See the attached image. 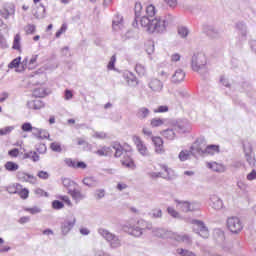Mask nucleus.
Returning <instances> with one entry per match:
<instances>
[{"instance_id": "4d7b16f0", "label": "nucleus", "mask_w": 256, "mask_h": 256, "mask_svg": "<svg viewBox=\"0 0 256 256\" xmlns=\"http://www.w3.org/2000/svg\"><path fill=\"white\" fill-rule=\"evenodd\" d=\"M21 129L25 133H31V132H33L34 127H33V125H31V123L25 122L24 124H22Z\"/></svg>"}, {"instance_id": "2eb2a0df", "label": "nucleus", "mask_w": 256, "mask_h": 256, "mask_svg": "<svg viewBox=\"0 0 256 256\" xmlns=\"http://www.w3.org/2000/svg\"><path fill=\"white\" fill-rule=\"evenodd\" d=\"M16 177L18 181H21L22 183H31L32 185H35V183H37V177L31 174H27L24 171H18Z\"/></svg>"}, {"instance_id": "f03ea898", "label": "nucleus", "mask_w": 256, "mask_h": 256, "mask_svg": "<svg viewBox=\"0 0 256 256\" xmlns=\"http://www.w3.org/2000/svg\"><path fill=\"white\" fill-rule=\"evenodd\" d=\"M191 152L193 157H197L199 155H215L219 153V145H208L205 147L203 144V140H196L191 146Z\"/></svg>"}, {"instance_id": "5fc2aeb1", "label": "nucleus", "mask_w": 256, "mask_h": 256, "mask_svg": "<svg viewBox=\"0 0 256 256\" xmlns=\"http://www.w3.org/2000/svg\"><path fill=\"white\" fill-rule=\"evenodd\" d=\"M135 71L140 76H143L145 73H147V69L142 64H136Z\"/></svg>"}, {"instance_id": "6e6552de", "label": "nucleus", "mask_w": 256, "mask_h": 256, "mask_svg": "<svg viewBox=\"0 0 256 256\" xmlns=\"http://www.w3.org/2000/svg\"><path fill=\"white\" fill-rule=\"evenodd\" d=\"M175 203L178 209H181L183 213L199 211V209H201V204H199V202L175 200Z\"/></svg>"}, {"instance_id": "9d476101", "label": "nucleus", "mask_w": 256, "mask_h": 256, "mask_svg": "<svg viewBox=\"0 0 256 256\" xmlns=\"http://www.w3.org/2000/svg\"><path fill=\"white\" fill-rule=\"evenodd\" d=\"M161 169L165 171V176H162L161 172H149V177L151 179H159V177H163V179H166V181H172V179H175V172L173 171V169L168 168L167 165H161Z\"/></svg>"}, {"instance_id": "a878e982", "label": "nucleus", "mask_w": 256, "mask_h": 256, "mask_svg": "<svg viewBox=\"0 0 256 256\" xmlns=\"http://www.w3.org/2000/svg\"><path fill=\"white\" fill-rule=\"evenodd\" d=\"M141 11H143V5H141V2H136L134 7V13H135V20L133 22V27H138L139 21H141Z\"/></svg>"}, {"instance_id": "c03bdc74", "label": "nucleus", "mask_w": 256, "mask_h": 256, "mask_svg": "<svg viewBox=\"0 0 256 256\" xmlns=\"http://www.w3.org/2000/svg\"><path fill=\"white\" fill-rule=\"evenodd\" d=\"M156 9L153 4H150L146 7V15L144 17H148V19H153L155 17Z\"/></svg>"}, {"instance_id": "f3484780", "label": "nucleus", "mask_w": 256, "mask_h": 256, "mask_svg": "<svg viewBox=\"0 0 256 256\" xmlns=\"http://www.w3.org/2000/svg\"><path fill=\"white\" fill-rule=\"evenodd\" d=\"M11 15H15V4L7 3L4 5V9L0 10V16L4 19H9Z\"/></svg>"}, {"instance_id": "de8ad7c7", "label": "nucleus", "mask_w": 256, "mask_h": 256, "mask_svg": "<svg viewBox=\"0 0 256 256\" xmlns=\"http://www.w3.org/2000/svg\"><path fill=\"white\" fill-rule=\"evenodd\" d=\"M96 154L100 157H107V155H111V147H103L96 151Z\"/></svg>"}, {"instance_id": "864d4df0", "label": "nucleus", "mask_w": 256, "mask_h": 256, "mask_svg": "<svg viewBox=\"0 0 256 256\" xmlns=\"http://www.w3.org/2000/svg\"><path fill=\"white\" fill-rule=\"evenodd\" d=\"M39 58V55H33L28 63V69H35L37 67V59Z\"/></svg>"}, {"instance_id": "aec40b11", "label": "nucleus", "mask_w": 256, "mask_h": 256, "mask_svg": "<svg viewBox=\"0 0 256 256\" xmlns=\"http://www.w3.org/2000/svg\"><path fill=\"white\" fill-rule=\"evenodd\" d=\"M206 167L215 173H225L227 171V167H225V165L217 162H207Z\"/></svg>"}, {"instance_id": "3c124183", "label": "nucleus", "mask_w": 256, "mask_h": 256, "mask_svg": "<svg viewBox=\"0 0 256 256\" xmlns=\"http://www.w3.org/2000/svg\"><path fill=\"white\" fill-rule=\"evenodd\" d=\"M117 62V56L116 55H113L111 58H110V61L107 65V69L109 71H115V63Z\"/></svg>"}, {"instance_id": "6ab92c4d", "label": "nucleus", "mask_w": 256, "mask_h": 256, "mask_svg": "<svg viewBox=\"0 0 256 256\" xmlns=\"http://www.w3.org/2000/svg\"><path fill=\"white\" fill-rule=\"evenodd\" d=\"M110 153L114 152V157L119 158L123 155V157H125V153H129V151H125V149H123V146H121V144L114 142L111 146H110Z\"/></svg>"}, {"instance_id": "72a5a7b5", "label": "nucleus", "mask_w": 256, "mask_h": 256, "mask_svg": "<svg viewBox=\"0 0 256 256\" xmlns=\"http://www.w3.org/2000/svg\"><path fill=\"white\" fill-rule=\"evenodd\" d=\"M236 29L240 32L242 41H245L247 39V24L238 22L236 23Z\"/></svg>"}, {"instance_id": "a18cd8bd", "label": "nucleus", "mask_w": 256, "mask_h": 256, "mask_svg": "<svg viewBox=\"0 0 256 256\" xmlns=\"http://www.w3.org/2000/svg\"><path fill=\"white\" fill-rule=\"evenodd\" d=\"M155 237H165L166 231L163 228H153L150 230Z\"/></svg>"}, {"instance_id": "79ce46f5", "label": "nucleus", "mask_w": 256, "mask_h": 256, "mask_svg": "<svg viewBox=\"0 0 256 256\" xmlns=\"http://www.w3.org/2000/svg\"><path fill=\"white\" fill-rule=\"evenodd\" d=\"M12 49L15 51H21V34H16L14 36Z\"/></svg>"}, {"instance_id": "412c9836", "label": "nucleus", "mask_w": 256, "mask_h": 256, "mask_svg": "<svg viewBox=\"0 0 256 256\" xmlns=\"http://www.w3.org/2000/svg\"><path fill=\"white\" fill-rule=\"evenodd\" d=\"M122 77L126 81L127 85H129V87H136L137 77L135 76V74L129 71H124Z\"/></svg>"}, {"instance_id": "c756f323", "label": "nucleus", "mask_w": 256, "mask_h": 256, "mask_svg": "<svg viewBox=\"0 0 256 256\" xmlns=\"http://www.w3.org/2000/svg\"><path fill=\"white\" fill-rule=\"evenodd\" d=\"M69 195H71L72 199L75 201V203H79L81 201H83V199H85V194L81 193V191H79L76 188H74L73 190H70V192H68Z\"/></svg>"}, {"instance_id": "a19ab883", "label": "nucleus", "mask_w": 256, "mask_h": 256, "mask_svg": "<svg viewBox=\"0 0 256 256\" xmlns=\"http://www.w3.org/2000/svg\"><path fill=\"white\" fill-rule=\"evenodd\" d=\"M23 158L31 159V161H33L34 163H37V161H39V159H40L39 154H37V152H35V151H30V152L24 153Z\"/></svg>"}, {"instance_id": "5701e85b", "label": "nucleus", "mask_w": 256, "mask_h": 256, "mask_svg": "<svg viewBox=\"0 0 256 256\" xmlns=\"http://www.w3.org/2000/svg\"><path fill=\"white\" fill-rule=\"evenodd\" d=\"M125 27L124 22H123V16L116 14L113 17L112 20V29L114 31H121Z\"/></svg>"}, {"instance_id": "7c9ffc66", "label": "nucleus", "mask_w": 256, "mask_h": 256, "mask_svg": "<svg viewBox=\"0 0 256 256\" xmlns=\"http://www.w3.org/2000/svg\"><path fill=\"white\" fill-rule=\"evenodd\" d=\"M151 115V110L147 107H141L136 112V117L140 119V121H144V119H147Z\"/></svg>"}, {"instance_id": "423d86ee", "label": "nucleus", "mask_w": 256, "mask_h": 256, "mask_svg": "<svg viewBox=\"0 0 256 256\" xmlns=\"http://www.w3.org/2000/svg\"><path fill=\"white\" fill-rule=\"evenodd\" d=\"M191 224L194 233L202 237V239H209V228H207L205 222L201 220H192Z\"/></svg>"}, {"instance_id": "603ef678", "label": "nucleus", "mask_w": 256, "mask_h": 256, "mask_svg": "<svg viewBox=\"0 0 256 256\" xmlns=\"http://www.w3.org/2000/svg\"><path fill=\"white\" fill-rule=\"evenodd\" d=\"M24 211H26L27 213H30V215H37L41 213V208L38 206H34L32 208H24Z\"/></svg>"}, {"instance_id": "b1692460", "label": "nucleus", "mask_w": 256, "mask_h": 256, "mask_svg": "<svg viewBox=\"0 0 256 256\" xmlns=\"http://www.w3.org/2000/svg\"><path fill=\"white\" fill-rule=\"evenodd\" d=\"M148 86L154 93H161L163 91V82L157 78L151 79Z\"/></svg>"}, {"instance_id": "ea45409f", "label": "nucleus", "mask_w": 256, "mask_h": 256, "mask_svg": "<svg viewBox=\"0 0 256 256\" xmlns=\"http://www.w3.org/2000/svg\"><path fill=\"white\" fill-rule=\"evenodd\" d=\"M151 219H161L163 217V210L161 208H154L149 212Z\"/></svg>"}, {"instance_id": "0e129e2a", "label": "nucleus", "mask_w": 256, "mask_h": 256, "mask_svg": "<svg viewBox=\"0 0 256 256\" xmlns=\"http://www.w3.org/2000/svg\"><path fill=\"white\" fill-rule=\"evenodd\" d=\"M64 99L65 101H71V99H73V91L66 89L64 91Z\"/></svg>"}, {"instance_id": "ddd939ff", "label": "nucleus", "mask_w": 256, "mask_h": 256, "mask_svg": "<svg viewBox=\"0 0 256 256\" xmlns=\"http://www.w3.org/2000/svg\"><path fill=\"white\" fill-rule=\"evenodd\" d=\"M132 141L134 145H136L137 151L142 155V157H149V149L147 148V145H145V142L141 140V137L133 136Z\"/></svg>"}, {"instance_id": "f257e3e1", "label": "nucleus", "mask_w": 256, "mask_h": 256, "mask_svg": "<svg viewBox=\"0 0 256 256\" xmlns=\"http://www.w3.org/2000/svg\"><path fill=\"white\" fill-rule=\"evenodd\" d=\"M140 25L148 33H165V31H167V25H169V20L164 16H158L152 19L147 16H143L140 19Z\"/></svg>"}, {"instance_id": "f704fd0d", "label": "nucleus", "mask_w": 256, "mask_h": 256, "mask_svg": "<svg viewBox=\"0 0 256 256\" xmlns=\"http://www.w3.org/2000/svg\"><path fill=\"white\" fill-rule=\"evenodd\" d=\"M62 185L63 187H65V189L68 190V193H70L72 190H74L77 187V183H75V181L69 178H63Z\"/></svg>"}, {"instance_id": "69168bd1", "label": "nucleus", "mask_w": 256, "mask_h": 256, "mask_svg": "<svg viewBox=\"0 0 256 256\" xmlns=\"http://www.w3.org/2000/svg\"><path fill=\"white\" fill-rule=\"evenodd\" d=\"M19 197L22 199H28L29 198V189L27 188H22L21 192L18 194Z\"/></svg>"}, {"instance_id": "c85d7f7f", "label": "nucleus", "mask_w": 256, "mask_h": 256, "mask_svg": "<svg viewBox=\"0 0 256 256\" xmlns=\"http://www.w3.org/2000/svg\"><path fill=\"white\" fill-rule=\"evenodd\" d=\"M28 109H34L35 111H39V109H43L45 107V102L42 100L36 99L27 102Z\"/></svg>"}, {"instance_id": "1a4fd4ad", "label": "nucleus", "mask_w": 256, "mask_h": 256, "mask_svg": "<svg viewBox=\"0 0 256 256\" xmlns=\"http://www.w3.org/2000/svg\"><path fill=\"white\" fill-rule=\"evenodd\" d=\"M243 153L246 162L250 167H255V152H253V144L251 142H244L243 143Z\"/></svg>"}, {"instance_id": "39448f33", "label": "nucleus", "mask_w": 256, "mask_h": 256, "mask_svg": "<svg viewBox=\"0 0 256 256\" xmlns=\"http://www.w3.org/2000/svg\"><path fill=\"white\" fill-rule=\"evenodd\" d=\"M98 233L109 243L111 249H119V247H121V238H119V236L111 233L105 228L98 229Z\"/></svg>"}, {"instance_id": "0eeeda50", "label": "nucleus", "mask_w": 256, "mask_h": 256, "mask_svg": "<svg viewBox=\"0 0 256 256\" xmlns=\"http://www.w3.org/2000/svg\"><path fill=\"white\" fill-rule=\"evenodd\" d=\"M145 229L151 231V229H153V224L145 220H138L137 226L131 229L130 235H132L133 237H141Z\"/></svg>"}, {"instance_id": "37998d69", "label": "nucleus", "mask_w": 256, "mask_h": 256, "mask_svg": "<svg viewBox=\"0 0 256 256\" xmlns=\"http://www.w3.org/2000/svg\"><path fill=\"white\" fill-rule=\"evenodd\" d=\"M6 171L14 172L19 170V165L15 162L8 161L5 164Z\"/></svg>"}, {"instance_id": "473e14b6", "label": "nucleus", "mask_w": 256, "mask_h": 256, "mask_svg": "<svg viewBox=\"0 0 256 256\" xmlns=\"http://www.w3.org/2000/svg\"><path fill=\"white\" fill-rule=\"evenodd\" d=\"M221 33H222V31L218 27H215V26H209L208 27L207 34L212 39H219V37H221Z\"/></svg>"}, {"instance_id": "e2e57ef3", "label": "nucleus", "mask_w": 256, "mask_h": 256, "mask_svg": "<svg viewBox=\"0 0 256 256\" xmlns=\"http://www.w3.org/2000/svg\"><path fill=\"white\" fill-rule=\"evenodd\" d=\"M237 187L241 191H247V189H249V185H247V183H245V182H243L241 180L237 182Z\"/></svg>"}, {"instance_id": "20e7f679", "label": "nucleus", "mask_w": 256, "mask_h": 256, "mask_svg": "<svg viewBox=\"0 0 256 256\" xmlns=\"http://www.w3.org/2000/svg\"><path fill=\"white\" fill-rule=\"evenodd\" d=\"M190 129L191 128L189 127V125H186L184 123H177L172 128H168L162 131L161 135L165 139H168V141H173L175 140V137H177V134L175 133V131H177L178 133H187L189 132Z\"/></svg>"}, {"instance_id": "4c0bfd02", "label": "nucleus", "mask_w": 256, "mask_h": 256, "mask_svg": "<svg viewBox=\"0 0 256 256\" xmlns=\"http://www.w3.org/2000/svg\"><path fill=\"white\" fill-rule=\"evenodd\" d=\"M191 155H193V152L191 151V147L190 150H182L179 155L178 158L180 161H188V159H191Z\"/></svg>"}, {"instance_id": "09e8293b", "label": "nucleus", "mask_w": 256, "mask_h": 256, "mask_svg": "<svg viewBox=\"0 0 256 256\" xmlns=\"http://www.w3.org/2000/svg\"><path fill=\"white\" fill-rule=\"evenodd\" d=\"M164 124H165V119H161V118H154L150 122V125L153 128L161 127V125H164Z\"/></svg>"}, {"instance_id": "c9c22d12", "label": "nucleus", "mask_w": 256, "mask_h": 256, "mask_svg": "<svg viewBox=\"0 0 256 256\" xmlns=\"http://www.w3.org/2000/svg\"><path fill=\"white\" fill-rule=\"evenodd\" d=\"M47 95H49V89H47L44 86H41L39 88L34 89L33 91V96L34 97H47Z\"/></svg>"}, {"instance_id": "49530a36", "label": "nucleus", "mask_w": 256, "mask_h": 256, "mask_svg": "<svg viewBox=\"0 0 256 256\" xmlns=\"http://www.w3.org/2000/svg\"><path fill=\"white\" fill-rule=\"evenodd\" d=\"M167 213L170 217H173V219H181V214L171 206L167 208Z\"/></svg>"}, {"instance_id": "bf43d9fd", "label": "nucleus", "mask_w": 256, "mask_h": 256, "mask_svg": "<svg viewBox=\"0 0 256 256\" xmlns=\"http://www.w3.org/2000/svg\"><path fill=\"white\" fill-rule=\"evenodd\" d=\"M94 197L97 199V201L103 199V197H105V189H97L95 191Z\"/></svg>"}, {"instance_id": "2f4dec72", "label": "nucleus", "mask_w": 256, "mask_h": 256, "mask_svg": "<svg viewBox=\"0 0 256 256\" xmlns=\"http://www.w3.org/2000/svg\"><path fill=\"white\" fill-rule=\"evenodd\" d=\"M185 80V72L183 69H177L175 73L172 75V83H181V81Z\"/></svg>"}, {"instance_id": "58836bf2", "label": "nucleus", "mask_w": 256, "mask_h": 256, "mask_svg": "<svg viewBox=\"0 0 256 256\" xmlns=\"http://www.w3.org/2000/svg\"><path fill=\"white\" fill-rule=\"evenodd\" d=\"M177 33L181 39H187V37H189V33H191V31H189V28H187L185 26H180L177 29Z\"/></svg>"}, {"instance_id": "7ed1b4c3", "label": "nucleus", "mask_w": 256, "mask_h": 256, "mask_svg": "<svg viewBox=\"0 0 256 256\" xmlns=\"http://www.w3.org/2000/svg\"><path fill=\"white\" fill-rule=\"evenodd\" d=\"M191 69L199 75H207L209 68L207 67V56L203 53H196L191 58Z\"/></svg>"}, {"instance_id": "4468645a", "label": "nucleus", "mask_w": 256, "mask_h": 256, "mask_svg": "<svg viewBox=\"0 0 256 256\" xmlns=\"http://www.w3.org/2000/svg\"><path fill=\"white\" fill-rule=\"evenodd\" d=\"M27 58H25L22 62H21V56L15 58L14 60H12L9 64H8V68L9 69H16V71L18 73H21V71H25V67H27Z\"/></svg>"}, {"instance_id": "13d9d810", "label": "nucleus", "mask_w": 256, "mask_h": 256, "mask_svg": "<svg viewBox=\"0 0 256 256\" xmlns=\"http://www.w3.org/2000/svg\"><path fill=\"white\" fill-rule=\"evenodd\" d=\"M24 31L27 33V35H33L35 31H37V28L34 24H28L25 28Z\"/></svg>"}, {"instance_id": "393cba45", "label": "nucleus", "mask_w": 256, "mask_h": 256, "mask_svg": "<svg viewBox=\"0 0 256 256\" xmlns=\"http://www.w3.org/2000/svg\"><path fill=\"white\" fill-rule=\"evenodd\" d=\"M121 163L124 167H127L128 169H135V162L133 161V158H131V152H125Z\"/></svg>"}, {"instance_id": "052dcab7", "label": "nucleus", "mask_w": 256, "mask_h": 256, "mask_svg": "<svg viewBox=\"0 0 256 256\" xmlns=\"http://www.w3.org/2000/svg\"><path fill=\"white\" fill-rule=\"evenodd\" d=\"M52 207L53 209L59 210V209H63V207H65V204H63V202L59 200H54L52 202Z\"/></svg>"}, {"instance_id": "4be33fe9", "label": "nucleus", "mask_w": 256, "mask_h": 256, "mask_svg": "<svg viewBox=\"0 0 256 256\" xmlns=\"http://www.w3.org/2000/svg\"><path fill=\"white\" fill-rule=\"evenodd\" d=\"M209 205H210V207H212V209L219 211L220 209H223V200H221V198H219V196L213 194L210 196Z\"/></svg>"}, {"instance_id": "a211bd4d", "label": "nucleus", "mask_w": 256, "mask_h": 256, "mask_svg": "<svg viewBox=\"0 0 256 256\" xmlns=\"http://www.w3.org/2000/svg\"><path fill=\"white\" fill-rule=\"evenodd\" d=\"M152 143L155 147V153L158 155H163L165 153V148L163 146V139L159 136L152 137Z\"/></svg>"}, {"instance_id": "6e6d98bb", "label": "nucleus", "mask_w": 256, "mask_h": 256, "mask_svg": "<svg viewBox=\"0 0 256 256\" xmlns=\"http://www.w3.org/2000/svg\"><path fill=\"white\" fill-rule=\"evenodd\" d=\"M50 148L52 149V151H54L55 153H61V151H63V149L61 148V143L59 142H53L50 144Z\"/></svg>"}, {"instance_id": "f8f14e48", "label": "nucleus", "mask_w": 256, "mask_h": 256, "mask_svg": "<svg viewBox=\"0 0 256 256\" xmlns=\"http://www.w3.org/2000/svg\"><path fill=\"white\" fill-rule=\"evenodd\" d=\"M227 227L231 233H240V231H243V223L238 217L228 218Z\"/></svg>"}, {"instance_id": "9b49d317", "label": "nucleus", "mask_w": 256, "mask_h": 256, "mask_svg": "<svg viewBox=\"0 0 256 256\" xmlns=\"http://www.w3.org/2000/svg\"><path fill=\"white\" fill-rule=\"evenodd\" d=\"M75 223H77V218H75V216H67L61 223L62 235H69V232L73 229V227H75Z\"/></svg>"}, {"instance_id": "338daca9", "label": "nucleus", "mask_w": 256, "mask_h": 256, "mask_svg": "<svg viewBox=\"0 0 256 256\" xmlns=\"http://www.w3.org/2000/svg\"><path fill=\"white\" fill-rule=\"evenodd\" d=\"M6 191H7L10 195H15V193H16V183L10 184L9 186H7V187H6Z\"/></svg>"}, {"instance_id": "8fccbe9b", "label": "nucleus", "mask_w": 256, "mask_h": 256, "mask_svg": "<svg viewBox=\"0 0 256 256\" xmlns=\"http://www.w3.org/2000/svg\"><path fill=\"white\" fill-rule=\"evenodd\" d=\"M176 253H178V255H181V256H197V254H195L194 252L183 249V248H178L176 250Z\"/></svg>"}, {"instance_id": "680f3d73", "label": "nucleus", "mask_w": 256, "mask_h": 256, "mask_svg": "<svg viewBox=\"0 0 256 256\" xmlns=\"http://www.w3.org/2000/svg\"><path fill=\"white\" fill-rule=\"evenodd\" d=\"M64 163L68 166V167H72V169H76V165L77 162H75V160L71 159V158H66L64 160Z\"/></svg>"}, {"instance_id": "774afa93", "label": "nucleus", "mask_w": 256, "mask_h": 256, "mask_svg": "<svg viewBox=\"0 0 256 256\" xmlns=\"http://www.w3.org/2000/svg\"><path fill=\"white\" fill-rule=\"evenodd\" d=\"M247 181H255L256 180V170L253 169L250 173L246 176Z\"/></svg>"}, {"instance_id": "cd10ccee", "label": "nucleus", "mask_w": 256, "mask_h": 256, "mask_svg": "<svg viewBox=\"0 0 256 256\" xmlns=\"http://www.w3.org/2000/svg\"><path fill=\"white\" fill-rule=\"evenodd\" d=\"M33 15L36 19H45L46 17V10L45 6L40 4L39 6L35 5L33 9Z\"/></svg>"}, {"instance_id": "dca6fc26", "label": "nucleus", "mask_w": 256, "mask_h": 256, "mask_svg": "<svg viewBox=\"0 0 256 256\" xmlns=\"http://www.w3.org/2000/svg\"><path fill=\"white\" fill-rule=\"evenodd\" d=\"M32 135L35 137V139H38V141H43V139H48V141H51L49 131L46 129L34 127L32 130Z\"/></svg>"}, {"instance_id": "e433bc0d", "label": "nucleus", "mask_w": 256, "mask_h": 256, "mask_svg": "<svg viewBox=\"0 0 256 256\" xmlns=\"http://www.w3.org/2000/svg\"><path fill=\"white\" fill-rule=\"evenodd\" d=\"M82 183L86 185V187H97L99 185V180L95 177H86L83 179Z\"/></svg>"}, {"instance_id": "bb28decb", "label": "nucleus", "mask_w": 256, "mask_h": 256, "mask_svg": "<svg viewBox=\"0 0 256 256\" xmlns=\"http://www.w3.org/2000/svg\"><path fill=\"white\" fill-rule=\"evenodd\" d=\"M173 239L175 241H178V243H185V245H191L193 243V240H191V236L187 234H173Z\"/></svg>"}]
</instances>
